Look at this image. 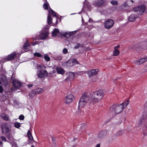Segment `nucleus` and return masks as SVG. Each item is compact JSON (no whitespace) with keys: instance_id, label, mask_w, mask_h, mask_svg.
<instances>
[{"instance_id":"nucleus-49","label":"nucleus","mask_w":147,"mask_h":147,"mask_svg":"<svg viewBox=\"0 0 147 147\" xmlns=\"http://www.w3.org/2000/svg\"><path fill=\"white\" fill-rule=\"evenodd\" d=\"M39 43V42L38 41H36L34 42H33L32 43V45H36L38 44Z\"/></svg>"},{"instance_id":"nucleus-39","label":"nucleus","mask_w":147,"mask_h":147,"mask_svg":"<svg viewBox=\"0 0 147 147\" xmlns=\"http://www.w3.org/2000/svg\"><path fill=\"white\" fill-rule=\"evenodd\" d=\"M34 93H33V91L32 92H30L29 94V96L30 97L33 98L35 96Z\"/></svg>"},{"instance_id":"nucleus-42","label":"nucleus","mask_w":147,"mask_h":147,"mask_svg":"<svg viewBox=\"0 0 147 147\" xmlns=\"http://www.w3.org/2000/svg\"><path fill=\"white\" fill-rule=\"evenodd\" d=\"M24 117L22 115H20L19 116V119L20 120H23L24 119Z\"/></svg>"},{"instance_id":"nucleus-9","label":"nucleus","mask_w":147,"mask_h":147,"mask_svg":"<svg viewBox=\"0 0 147 147\" xmlns=\"http://www.w3.org/2000/svg\"><path fill=\"white\" fill-rule=\"evenodd\" d=\"M48 74V72L46 70L43 71L40 70L37 72V75L39 78H42L47 77Z\"/></svg>"},{"instance_id":"nucleus-45","label":"nucleus","mask_w":147,"mask_h":147,"mask_svg":"<svg viewBox=\"0 0 147 147\" xmlns=\"http://www.w3.org/2000/svg\"><path fill=\"white\" fill-rule=\"evenodd\" d=\"M123 133V131H120L117 133V136H120Z\"/></svg>"},{"instance_id":"nucleus-14","label":"nucleus","mask_w":147,"mask_h":147,"mask_svg":"<svg viewBox=\"0 0 147 147\" xmlns=\"http://www.w3.org/2000/svg\"><path fill=\"white\" fill-rule=\"evenodd\" d=\"M105 2V0H98L97 1H94L93 3L94 5L95 6H101Z\"/></svg>"},{"instance_id":"nucleus-3","label":"nucleus","mask_w":147,"mask_h":147,"mask_svg":"<svg viewBox=\"0 0 147 147\" xmlns=\"http://www.w3.org/2000/svg\"><path fill=\"white\" fill-rule=\"evenodd\" d=\"M24 52H21L20 53L16 54L15 52H14L11 53L10 55H8L7 56H6L3 58V59L1 61L2 62H5L7 61L13 59L15 58V56L17 54H18L19 55V56H20L21 54Z\"/></svg>"},{"instance_id":"nucleus-7","label":"nucleus","mask_w":147,"mask_h":147,"mask_svg":"<svg viewBox=\"0 0 147 147\" xmlns=\"http://www.w3.org/2000/svg\"><path fill=\"white\" fill-rule=\"evenodd\" d=\"M13 75H14L12 74L11 77V78L13 80L12 83L14 87L15 88V89H19L21 88L22 86V83L20 82L18 80H15V79L13 78V77H14Z\"/></svg>"},{"instance_id":"nucleus-48","label":"nucleus","mask_w":147,"mask_h":147,"mask_svg":"<svg viewBox=\"0 0 147 147\" xmlns=\"http://www.w3.org/2000/svg\"><path fill=\"white\" fill-rule=\"evenodd\" d=\"M96 80L97 78L96 77L93 78L92 79V81L93 82L96 81Z\"/></svg>"},{"instance_id":"nucleus-37","label":"nucleus","mask_w":147,"mask_h":147,"mask_svg":"<svg viewBox=\"0 0 147 147\" xmlns=\"http://www.w3.org/2000/svg\"><path fill=\"white\" fill-rule=\"evenodd\" d=\"M43 7L44 9L47 10L48 9V5L47 3H45L43 5Z\"/></svg>"},{"instance_id":"nucleus-60","label":"nucleus","mask_w":147,"mask_h":147,"mask_svg":"<svg viewBox=\"0 0 147 147\" xmlns=\"http://www.w3.org/2000/svg\"><path fill=\"white\" fill-rule=\"evenodd\" d=\"M1 81H0V85L1 84Z\"/></svg>"},{"instance_id":"nucleus-51","label":"nucleus","mask_w":147,"mask_h":147,"mask_svg":"<svg viewBox=\"0 0 147 147\" xmlns=\"http://www.w3.org/2000/svg\"><path fill=\"white\" fill-rule=\"evenodd\" d=\"M119 47V45H118L117 46L115 47H114V49H118Z\"/></svg>"},{"instance_id":"nucleus-38","label":"nucleus","mask_w":147,"mask_h":147,"mask_svg":"<svg viewBox=\"0 0 147 147\" xmlns=\"http://www.w3.org/2000/svg\"><path fill=\"white\" fill-rule=\"evenodd\" d=\"M74 65L79 63L78 61L76 59L71 60Z\"/></svg>"},{"instance_id":"nucleus-55","label":"nucleus","mask_w":147,"mask_h":147,"mask_svg":"<svg viewBox=\"0 0 147 147\" xmlns=\"http://www.w3.org/2000/svg\"><path fill=\"white\" fill-rule=\"evenodd\" d=\"M3 145V142L2 141L0 140V146H2Z\"/></svg>"},{"instance_id":"nucleus-43","label":"nucleus","mask_w":147,"mask_h":147,"mask_svg":"<svg viewBox=\"0 0 147 147\" xmlns=\"http://www.w3.org/2000/svg\"><path fill=\"white\" fill-rule=\"evenodd\" d=\"M111 3L113 5H116L118 4L117 1H112L111 2Z\"/></svg>"},{"instance_id":"nucleus-26","label":"nucleus","mask_w":147,"mask_h":147,"mask_svg":"<svg viewBox=\"0 0 147 147\" xmlns=\"http://www.w3.org/2000/svg\"><path fill=\"white\" fill-rule=\"evenodd\" d=\"M59 33V30L57 28H55L53 30L52 32V35L53 36H55Z\"/></svg>"},{"instance_id":"nucleus-8","label":"nucleus","mask_w":147,"mask_h":147,"mask_svg":"<svg viewBox=\"0 0 147 147\" xmlns=\"http://www.w3.org/2000/svg\"><path fill=\"white\" fill-rule=\"evenodd\" d=\"M2 132L4 134H7L11 133L10 129L7 127L6 124L4 123L1 126Z\"/></svg>"},{"instance_id":"nucleus-61","label":"nucleus","mask_w":147,"mask_h":147,"mask_svg":"<svg viewBox=\"0 0 147 147\" xmlns=\"http://www.w3.org/2000/svg\"><path fill=\"white\" fill-rule=\"evenodd\" d=\"M144 136H145V135H146V134H145V133H144Z\"/></svg>"},{"instance_id":"nucleus-32","label":"nucleus","mask_w":147,"mask_h":147,"mask_svg":"<svg viewBox=\"0 0 147 147\" xmlns=\"http://www.w3.org/2000/svg\"><path fill=\"white\" fill-rule=\"evenodd\" d=\"M133 3V1L132 0H131L129 1H126L124 3L123 5L124 6H128V4L129 3H130L131 4H132Z\"/></svg>"},{"instance_id":"nucleus-11","label":"nucleus","mask_w":147,"mask_h":147,"mask_svg":"<svg viewBox=\"0 0 147 147\" xmlns=\"http://www.w3.org/2000/svg\"><path fill=\"white\" fill-rule=\"evenodd\" d=\"M107 133V131L106 130L101 131L98 133L97 137L99 138L102 139L105 136Z\"/></svg>"},{"instance_id":"nucleus-52","label":"nucleus","mask_w":147,"mask_h":147,"mask_svg":"<svg viewBox=\"0 0 147 147\" xmlns=\"http://www.w3.org/2000/svg\"><path fill=\"white\" fill-rule=\"evenodd\" d=\"M28 86L29 87H31L33 86L32 84H29L28 85Z\"/></svg>"},{"instance_id":"nucleus-57","label":"nucleus","mask_w":147,"mask_h":147,"mask_svg":"<svg viewBox=\"0 0 147 147\" xmlns=\"http://www.w3.org/2000/svg\"><path fill=\"white\" fill-rule=\"evenodd\" d=\"M92 20L91 18H89V22H91V21H92Z\"/></svg>"},{"instance_id":"nucleus-6","label":"nucleus","mask_w":147,"mask_h":147,"mask_svg":"<svg viewBox=\"0 0 147 147\" xmlns=\"http://www.w3.org/2000/svg\"><path fill=\"white\" fill-rule=\"evenodd\" d=\"M114 24V21L112 19H109L104 22V26L107 29L111 28Z\"/></svg>"},{"instance_id":"nucleus-13","label":"nucleus","mask_w":147,"mask_h":147,"mask_svg":"<svg viewBox=\"0 0 147 147\" xmlns=\"http://www.w3.org/2000/svg\"><path fill=\"white\" fill-rule=\"evenodd\" d=\"M82 98H80L79 102L78 108H82L84 107L87 103L85 101L83 100Z\"/></svg>"},{"instance_id":"nucleus-56","label":"nucleus","mask_w":147,"mask_h":147,"mask_svg":"<svg viewBox=\"0 0 147 147\" xmlns=\"http://www.w3.org/2000/svg\"><path fill=\"white\" fill-rule=\"evenodd\" d=\"M141 49V48H140V47H138V48H136V50H137V51H138V52H139V51H140V50H138V49Z\"/></svg>"},{"instance_id":"nucleus-31","label":"nucleus","mask_w":147,"mask_h":147,"mask_svg":"<svg viewBox=\"0 0 147 147\" xmlns=\"http://www.w3.org/2000/svg\"><path fill=\"white\" fill-rule=\"evenodd\" d=\"M119 53V51L118 49H114L113 52V55L115 56H118Z\"/></svg>"},{"instance_id":"nucleus-2","label":"nucleus","mask_w":147,"mask_h":147,"mask_svg":"<svg viewBox=\"0 0 147 147\" xmlns=\"http://www.w3.org/2000/svg\"><path fill=\"white\" fill-rule=\"evenodd\" d=\"M103 95L104 92L102 90L94 92L91 96V100L94 103H96L102 99Z\"/></svg>"},{"instance_id":"nucleus-35","label":"nucleus","mask_w":147,"mask_h":147,"mask_svg":"<svg viewBox=\"0 0 147 147\" xmlns=\"http://www.w3.org/2000/svg\"><path fill=\"white\" fill-rule=\"evenodd\" d=\"M27 135L30 140H32L33 139L32 136L29 131H28V132Z\"/></svg>"},{"instance_id":"nucleus-50","label":"nucleus","mask_w":147,"mask_h":147,"mask_svg":"<svg viewBox=\"0 0 147 147\" xmlns=\"http://www.w3.org/2000/svg\"><path fill=\"white\" fill-rule=\"evenodd\" d=\"M51 138H52V141L54 143L55 142V138L54 137H53V136H52L51 137Z\"/></svg>"},{"instance_id":"nucleus-5","label":"nucleus","mask_w":147,"mask_h":147,"mask_svg":"<svg viewBox=\"0 0 147 147\" xmlns=\"http://www.w3.org/2000/svg\"><path fill=\"white\" fill-rule=\"evenodd\" d=\"M146 9L145 6L144 5H141L134 8L133 11L138 14L142 15Z\"/></svg>"},{"instance_id":"nucleus-53","label":"nucleus","mask_w":147,"mask_h":147,"mask_svg":"<svg viewBox=\"0 0 147 147\" xmlns=\"http://www.w3.org/2000/svg\"><path fill=\"white\" fill-rule=\"evenodd\" d=\"M100 147V144H98L95 147Z\"/></svg>"},{"instance_id":"nucleus-17","label":"nucleus","mask_w":147,"mask_h":147,"mask_svg":"<svg viewBox=\"0 0 147 147\" xmlns=\"http://www.w3.org/2000/svg\"><path fill=\"white\" fill-rule=\"evenodd\" d=\"M98 71L99 70L97 69H92L88 72V74L89 76L95 75L98 74Z\"/></svg>"},{"instance_id":"nucleus-34","label":"nucleus","mask_w":147,"mask_h":147,"mask_svg":"<svg viewBox=\"0 0 147 147\" xmlns=\"http://www.w3.org/2000/svg\"><path fill=\"white\" fill-rule=\"evenodd\" d=\"M20 123L18 122H16L14 124V126L16 128H18L21 127Z\"/></svg>"},{"instance_id":"nucleus-4","label":"nucleus","mask_w":147,"mask_h":147,"mask_svg":"<svg viewBox=\"0 0 147 147\" xmlns=\"http://www.w3.org/2000/svg\"><path fill=\"white\" fill-rule=\"evenodd\" d=\"M43 29V31L38 35V38H36L38 39L40 38L41 40H43L47 38L49 34L48 31L49 27L47 26Z\"/></svg>"},{"instance_id":"nucleus-36","label":"nucleus","mask_w":147,"mask_h":147,"mask_svg":"<svg viewBox=\"0 0 147 147\" xmlns=\"http://www.w3.org/2000/svg\"><path fill=\"white\" fill-rule=\"evenodd\" d=\"M44 58L45 60L47 61H48L50 60V58L49 57L46 55H44Z\"/></svg>"},{"instance_id":"nucleus-22","label":"nucleus","mask_w":147,"mask_h":147,"mask_svg":"<svg viewBox=\"0 0 147 147\" xmlns=\"http://www.w3.org/2000/svg\"><path fill=\"white\" fill-rule=\"evenodd\" d=\"M56 70L57 73L58 74L63 75L65 73L64 70L60 67H57L56 69Z\"/></svg>"},{"instance_id":"nucleus-10","label":"nucleus","mask_w":147,"mask_h":147,"mask_svg":"<svg viewBox=\"0 0 147 147\" xmlns=\"http://www.w3.org/2000/svg\"><path fill=\"white\" fill-rule=\"evenodd\" d=\"M91 7L89 3L87 0H85L84 2L83 7L82 10H90L91 9Z\"/></svg>"},{"instance_id":"nucleus-25","label":"nucleus","mask_w":147,"mask_h":147,"mask_svg":"<svg viewBox=\"0 0 147 147\" xmlns=\"http://www.w3.org/2000/svg\"><path fill=\"white\" fill-rule=\"evenodd\" d=\"M6 137L11 142H12L13 140V138L11 133L7 134Z\"/></svg>"},{"instance_id":"nucleus-27","label":"nucleus","mask_w":147,"mask_h":147,"mask_svg":"<svg viewBox=\"0 0 147 147\" xmlns=\"http://www.w3.org/2000/svg\"><path fill=\"white\" fill-rule=\"evenodd\" d=\"M47 22L49 25L51 24L52 22V17L51 16V15H50V14H48V16L47 18Z\"/></svg>"},{"instance_id":"nucleus-41","label":"nucleus","mask_w":147,"mask_h":147,"mask_svg":"<svg viewBox=\"0 0 147 147\" xmlns=\"http://www.w3.org/2000/svg\"><path fill=\"white\" fill-rule=\"evenodd\" d=\"M1 139L3 141L5 142L7 141L6 138L5 137L3 136H1L0 137Z\"/></svg>"},{"instance_id":"nucleus-59","label":"nucleus","mask_w":147,"mask_h":147,"mask_svg":"<svg viewBox=\"0 0 147 147\" xmlns=\"http://www.w3.org/2000/svg\"><path fill=\"white\" fill-rule=\"evenodd\" d=\"M31 147H35L34 146L32 145V146Z\"/></svg>"},{"instance_id":"nucleus-15","label":"nucleus","mask_w":147,"mask_h":147,"mask_svg":"<svg viewBox=\"0 0 147 147\" xmlns=\"http://www.w3.org/2000/svg\"><path fill=\"white\" fill-rule=\"evenodd\" d=\"M68 77L66 79L67 81H72L74 79V74L73 72H70L67 74Z\"/></svg>"},{"instance_id":"nucleus-33","label":"nucleus","mask_w":147,"mask_h":147,"mask_svg":"<svg viewBox=\"0 0 147 147\" xmlns=\"http://www.w3.org/2000/svg\"><path fill=\"white\" fill-rule=\"evenodd\" d=\"M34 57H41L42 58L43 57V56H42V55L39 53L37 52L34 53Z\"/></svg>"},{"instance_id":"nucleus-44","label":"nucleus","mask_w":147,"mask_h":147,"mask_svg":"<svg viewBox=\"0 0 147 147\" xmlns=\"http://www.w3.org/2000/svg\"><path fill=\"white\" fill-rule=\"evenodd\" d=\"M63 53L65 54L67 53V49L66 48H64L63 50Z\"/></svg>"},{"instance_id":"nucleus-21","label":"nucleus","mask_w":147,"mask_h":147,"mask_svg":"<svg viewBox=\"0 0 147 147\" xmlns=\"http://www.w3.org/2000/svg\"><path fill=\"white\" fill-rule=\"evenodd\" d=\"M33 93L36 94H37L41 93L43 91V90L40 88H37L34 89L33 90Z\"/></svg>"},{"instance_id":"nucleus-63","label":"nucleus","mask_w":147,"mask_h":147,"mask_svg":"<svg viewBox=\"0 0 147 147\" xmlns=\"http://www.w3.org/2000/svg\"><path fill=\"white\" fill-rule=\"evenodd\" d=\"M73 14H71V15H73Z\"/></svg>"},{"instance_id":"nucleus-20","label":"nucleus","mask_w":147,"mask_h":147,"mask_svg":"<svg viewBox=\"0 0 147 147\" xmlns=\"http://www.w3.org/2000/svg\"><path fill=\"white\" fill-rule=\"evenodd\" d=\"M137 16L134 14H131L128 18V20L130 22H133L137 18Z\"/></svg>"},{"instance_id":"nucleus-1","label":"nucleus","mask_w":147,"mask_h":147,"mask_svg":"<svg viewBox=\"0 0 147 147\" xmlns=\"http://www.w3.org/2000/svg\"><path fill=\"white\" fill-rule=\"evenodd\" d=\"M128 100H126L122 103L117 105H114L111 106L110 109V111L113 113L118 114L121 113L125 108L129 104Z\"/></svg>"},{"instance_id":"nucleus-16","label":"nucleus","mask_w":147,"mask_h":147,"mask_svg":"<svg viewBox=\"0 0 147 147\" xmlns=\"http://www.w3.org/2000/svg\"><path fill=\"white\" fill-rule=\"evenodd\" d=\"M147 61V56L144 58H141L136 61L135 63L137 65H140Z\"/></svg>"},{"instance_id":"nucleus-47","label":"nucleus","mask_w":147,"mask_h":147,"mask_svg":"<svg viewBox=\"0 0 147 147\" xmlns=\"http://www.w3.org/2000/svg\"><path fill=\"white\" fill-rule=\"evenodd\" d=\"M3 89L2 86H0V93H2L3 92Z\"/></svg>"},{"instance_id":"nucleus-58","label":"nucleus","mask_w":147,"mask_h":147,"mask_svg":"<svg viewBox=\"0 0 147 147\" xmlns=\"http://www.w3.org/2000/svg\"><path fill=\"white\" fill-rule=\"evenodd\" d=\"M53 73H55V71H53Z\"/></svg>"},{"instance_id":"nucleus-62","label":"nucleus","mask_w":147,"mask_h":147,"mask_svg":"<svg viewBox=\"0 0 147 147\" xmlns=\"http://www.w3.org/2000/svg\"><path fill=\"white\" fill-rule=\"evenodd\" d=\"M144 136H145V135H146V134H145V133H144Z\"/></svg>"},{"instance_id":"nucleus-23","label":"nucleus","mask_w":147,"mask_h":147,"mask_svg":"<svg viewBox=\"0 0 147 147\" xmlns=\"http://www.w3.org/2000/svg\"><path fill=\"white\" fill-rule=\"evenodd\" d=\"M30 48V45L29 42L27 40L23 45V49H28Z\"/></svg>"},{"instance_id":"nucleus-28","label":"nucleus","mask_w":147,"mask_h":147,"mask_svg":"<svg viewBox=\"0 0 147 147\" xmlns=\"http://www.w3.org/2000/svg\"><path fill=\"white\" fill-rule=\"evenodd\" d=\"M0 80L3 82L5 84H7V81L6 78L5 76H3L0 78Z\"/></svg>"},{"instance_id":"nucleus-24","label":"nucleus","mask_w":147,"mask_h":147,"mask_svg":"<svg viewBox=\"0 0 147 147\" xmlns=\"http://www.w3.org/2000/svg\"><path fill=\"white\" fill-rule=\"evenodd\" d=\"M1 116L2 118L6 121H8L9 119V117L8 115L5 114L4 113H3L1 115Z\"/></svg>"},{"instance_id":"nucleus-40","label":"nucleus","mask_w":147,"mask_h":147,"mask_svg":"<svg viewBox=\"0 0 147 147\" xmlns=\"http://www.w3.org/2000/svg\"><path fill=\"white\" fill-rule=\"evenodd\" d=\"M86 124H83L81 126H80V129L82 130L84 129L86 127Z\"/></svg>"},{"instance_id":"nucleus-18","label":"nucleus","mask_w":147,"mask_h":147,"mask_svg":"<svg viewBox=\"0 0 147 147\" xmlns=\"http://www.w3.org/2000/svg\"><path fill=\"white\" fill-rule=\"evenodd\" d=\"M146 121H147V114L144 115L139 120L140 123L139 125L141 124L142 123Z\"/></svg>"},{"instance_id":"nucleus-54","label":"nucleus","mask_w":147,"mask_h":147,"mask_svg":"<svg viewBox=\"0 0 147 147\" xmlns=\"http://www.w3.org/2000/svg\"><path fill=\"white\" fill-rule=\"evenodd\" d=\"M3 67V66L1 63L0 62V69H2Z\"/></svg>"},{"instance_id":"nucleus-46","label":"nucleus","mask_w":147,"mask_h":147,"mask_svg":"<svg viewBox=\"0 0 147 147\" xmlns=\"http://www.w3.org/2000/svg\"><path fill=\"white\" fill-rule=\"evenodd\" d=\"M80 45V44L79 43H78L77 45L75 46L74 48L75 49H78L79 48Z\"/></svg>"},{"instance_id":"nucleus-12","label":"nucleus","mask_w":147,"mask_h":147,"mask_svg":"<svg viewBox=\"0 0 147 147\" xmlns=\"http://www.w3.org/2000/svg\"><path fill=\"white\" fill-rule=\"evenodd\" d=\"M74 98V96L71 94H69L65 97V103L69 104L71 102Z\"/></svg>"},{"instance_id":"nucleus-29","label":"nucleus","mask_w":147,"mask_h":147,"mask_svg":"<svg viewBox=\"0 0 147 147\" xmlns=\"http://www.w3.org/2000/svg\"><path fill=\"white\" fill-rule=\"evenodd\" d=\"M66 64L68 67H71L74 65L71 60L68 61L66 63Z\"/></svg>"},{"instance_id":"nucleus-19","label":"nucleus","mask_w":147,"mask_h":147,"mask_svg":"<svg viewBox=\"0 0 147 147\" xmlns=\"http://www.w3.org/2000/svg\"><path fill=\"white\" fill-rule=\"evenodd\" d=\"M81 98H82L83 100H84L86 102H87L89 99V96L87 93L85 92L82 94Z\"/></svg>"},{"instance_id":"nucleus-30","label":"nucleus","mask_w":147,"mask_h":147,"mask_svg":"<svg viewBox=\"0 0 147 147\" xmlns=\"http://www.w3.org/2000/svg\"><path fill=\"white\" fill-rule=\"evenodd\" d=\"M49 13L51 15V14L53 16L56 17L57 15L55 12L52 9H50L49 10Z\"/></svg>"}]
</instances>
